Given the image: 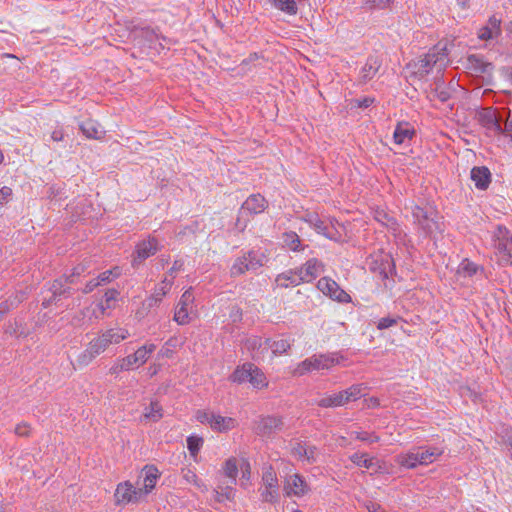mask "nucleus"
Returning a JSON list of instances; mask_svg holds the SVG:
<instances>
[{"instance_id":"473e14b6","label":"nucleus","mask_w":512,"mask_h":512,"mask_svg":"<svg viewBox=\"0 0 512 512\" xmlns=\"http://www.w3.org/2000/svg\"><path fill=\"white\" fill-rule=\"evenodd\" d=\"M158 478V470L155 467H147L146 468V474L144 478V488L143 489V496L147 495L152 491V489L156 485V481Z\"/></svg>"},{"instance_id":"13d9d810","label":"nucleus","mask_w":512,"mask_h":512,"mask_svg":"<svg viewBox=\"0 0 512 512\" xmlns=\"http://www.w3.org/2000/svg\"><path fill=\"white\" fill-rule=\"evenodd\" d=\"M11 196H12V189L7 186L2 187L0 189V204L7 203Z\"/></svg>"},{"instance_id":"7ed1b4c3","label":"nucleus","mask_w":512,"mask_h":512,"mask_svg":"<svg viewBox=\"0 0 512 512\" xmlns=\"http://www.w3.org/2000/svg\"><path fill=\"white\" fill-rule=\"evenodd\" d=\"M155 350L156 345L153 343L139 347L133 354L117 360V362L109 369L110 374L116 375L122 371H129L144 365Z\"/></svg>"},{"instance_id":"a211bd4d","label":"nucleus","mask_w":512,"mask_h":512,"mask_svg":"<svg viewBox=\"0 0 512 512\" xmlns=\"http://www.w3.org/2000/svg\"><path fill=\"white\" fill-rule=\"evenodd\" d=\"M298 271L303 282H311L324 271V265L319 260L313 258L308 260Z\"/></svg>"},{"instance_id":"393cba45","label":"nucleus","mask_w":512,"mask_h":512,"mask_svg":"<svg viewBox=\"0 0 512 512\" xmlns=\"http://www.w3.org/2000/svg\"><path fill=\"white\" fill-rule=\"evenodd\" d=\"M275 282H276L277 286L282 287V288H287L289 286H297L301 282H303V280L300 279L298 270L295 272L290 270V271L279 274L276 277Z\"/></svg>"},{"instance_id":"c756f323","label":"nucleus","mask_w":512,"mask_h":512,"mask_svg":"<svg viewBox=\"0 0 512 512\" xmlns=\"http://www.w3.org/2000/svg\"><path fill=\"white\" fill-rule=\"evenodd\" d=\"M282 242L283 245L291 251H300L304 249L301 245L300 237L294 231L283 233Z\"/></svg>"},{"instance_id":"69168bd1","label":"nucleus","mask_w":512,"mask_h":512,"mask_svg":"<svg viewBox=\"0 0 512 512\" xmlns=\"http://www.w3.org/2000/svg\"><path fill=\"white\" fill-rule=\"evenodd\" d=\"M338 394L341 407L352 402L346 390L339 391Z\"/></svg>"},{"instance_id":"423d86ee","label":"nucleus","mask_w":512,"mask_h":512,"mask_svg":"<svg viewBox=\"0 0 512 512\" xmlns=\"http://www.w3.org/2000/svg\"><path fill=\"white\" fill-rule=\"evenodd\" d=\"M259 493L262 502L274 504L279 500L278 477L272 466L263 469Z\"/></svg>"},{"instance_id":"f704fd0d","label":"nucleus","mask_w":512,"mask_h":512,"mask_svg":"<svg viewBox=\"0 0 512 512\" xmlns=\"http://www.w3.org/2000/svg\"><path fill=\"white\" fill-rule=\"evenodd\" d=\"M315 404L321 408L341 407L338 392L321 396L318 400H316Z\"/></svg>"},{"instance_id":"f257e3e1","label":"nucleus","mask_w":512,"mask_h":512,"mask_svg":"<svg viewBox=\"0 0 512 512\" xmlns=\"http://www.w3.org/2000/svg\"><path fill=\"white\" fill-rule=\"evenodd\" d=\"M448 54V44L446 42H439L423 57L408 63L406 67L407 78L412 83H415L417 80L424 79L434 70L437 73H441L449 64Z\"/></svg>"},{"instance_id":"49530a36","label":"nucleus","mask_w":512,"mask_h":512,"mask_svg":"<svg viewBox=\"0 0 512 512\" xmlns=\"http://www.w3.org/2000/svg\"><path fill=\"white\" fill-rule=\"evenodd\" d=\"M414 133L415 130H394L392 137L394 143L400 145L405 139H412Z\"/></svg>"},{"instance_id":"774afa93","label":"nucleus","mask_w":512,"mask_h":512,"mask_svg":"<svg viewBox=\"0 0 512 512\" xmlns=\"http://www.w3.org/2000/svg\"><path fill=\"white\" fill-rule=\"evenodd\" d=\"M100 285V282H97V280H91L89 281L85 288L83 289V292L84 293H90L92 292L96 287H98Z\"/></svg>"},{"instance_id":"39448f33","label":"nucleus","mask_w":512,"mask_h":512,"mask_svg":"<svg viewBox=\"0 0 512 512\" xmlns=\"http://www.w3.org/2000/svg\"><path fill=\"white\" fill-rule=\"evenodd\" d=\"M412 215L421 229L428 235L442 232V226L439 222L440 217L432 207L422 208L418 205L412 207Z\"/></svg>"},{"instance_id":"8fccbe9b","label":"nucleus","mask_w":512,"mask_h":512,"mask_svg":"<svg viewBox=\"0 0 512 512\" xmlns=\"http://www.w3.org/2000/svg\"><path fill=\"white\" fill-rule=\"evenodd\" d=\"M381 266L379 268V273L383 277V279L388 278V273L392 270V262L388 255L381 256Z\"/></svg>"},{"instance_id":"de8ad7c7","label":"nucleus","mask_w":512,"mask_h":512,"mask_svg":"<svg viewBox=\"0 0 512 512\" xmlns=\"http://www.w3.org/2000/svg\"><path fill=\"white\" fill-rule=\"evenodd\" d=\"M351 399V401H356L364 396L365 387L363 384H355L345 389Z\"/></svg>"},{"instance_id":"9b49d317","label":"nucleus","mask_w":512,"mask_h":512,"mask_svg":"<svg viewBox=\"0 0 512 512\" xmlns=\"http://www.w3.org/2000/svg\"><path fill=\"white\" fill-rule=\"evenodd\" d=\"M305 221L312 226L319 234L334 240L343 241L344 227L338 222H331V227L325 225V223L318 217L317 214H307Z\"/></svg>"},{"instance_id":"f8f14e48","label":"nucleus","mask_w":512,"mask_h":512,"mask_svg":"<svg viewBox=\"0 0 512 512\" xmlns=\"http://www.w3.org/2000/svg\"><path fill=\"white\" fill-rule=\"evenodd\" d=\"M143 497V489L135 488L129 481L119 483L114 493V502L116 505H126L136 503Z\"/></svg>"},{"instance_id":"c03bdc74","label":"nucleus","mask_w":512,"mask_h":512,"mask_svg":"<svg viewBox=\"0 0 512 512\" xmlns=\"http://www.w3.org/2000/svg\"><path fill=\"white\" fill-rule=\"evenodd\" d=\"M202 445H203V439L201 437L190 436L187 439V447H188V450L190 451V454L193 457H196V455L198 454Z\"/></svg>"},{"instance_id":"9d476101","label":"nucleus","mask_w":512,"mask_h":512,"mask_svg":"<svg viewBox=\"0 0 512 512\" xmlns=\"http://www.w3.org/2000/svg\"><path fill=\"white\" fill-rule=\"evenodd\" d=\"M310 491V485L302 475L294 473L284 478L283 493L286 497L302 498L308 495Z\"/></svg>"},{"instance_id":"20e7f679","label":"nucleus","mask_w":512,"mask_h":512,"mask_svg":"<svg viewBox=\"0 0 512 512\" xmlns=\"http://www.w3.org/2000/svg\"><path fill=\"white\" fill-rule=\"evenodd\" d=\"M441 454L442 451L437 448H418L397 456L396 461L402 467L414 469L418 465H429L433 463Z\"/></svg>"},{"instance_id":"ea45409f","label":"nucleus","mask_w":512,"mask_h":512,"mask_svg":"<svg viewBox=\"0 0 512 512\" xmlns=\"http://www.w3.org/2000/svg\"><path fill=\"white\" fill-rule=\"evenodd\" d=\"M119 295L118 291L117 290H114V289H111V290H108L105 295H104V301L101 302L98 307L101 311V314L104 315L105 314V311L107 309H111L113 306H112V303L114 301H116L117 299V296Z\"/></svg>"},{"instance_id":"5701e85b","label":"nucleus","mask_w":512,"mask_h":512,"mask_svg":"<svg viewBox=\"0 0 512 512\" xmlns=\"http://www.w3.org/2000/svg\"><path fill=\"white\" fill-rule=\"evenodd\" d=\"M374 218L377 222H379L380 224L385 226L389 231H391L394 236H398L400 234L398 223L384 210H376Z\"/></svg>"},{"instance_id":"3c124183","label":"nucleus","mask_w":512,"mask_h":512,"mask_svg":"<svg viewBox=\"0 0 512 512\" xmlns=\"http://www.w3.org/2000/svg\"><path fill=\"white\" fill-rule=\"evenodd\" d=\"M242 470V486H245V482H249L251 478V467L250 463L247 459H241L240 464Z\"/></svg>"},{"instance_id":"f3484780","label":"nucleus","mask_w":512,"mask_h":512,"mask_svg":"<svg viewBox=\"0 0 512 512\" xmlns=\"http://www.w3.org/2000/svg\"><path fill=\"white\" fill-rule=\"evenodd\" d=\"M283 420L278 416H266L256 422L255 431L258 435L269 436L283 428Z\"/></svg>"},{"instance_id":"ddd939ff","label":"nucleus","mask_w":512,"mask_h":512,"mask_svg":"<svg viewBox=\"0 0 512 512\" xmlns=\"http://www.w3.org/2000/svg\"><path fill=\"white\" fill-rule=\"evenodd\" d=\"M317 288L325 295L340 303L351 302L350 295L344 291L336 281L329 277H322L318 283Z\"/></svg>"},{"instance_id":"a878e982","label":"nucleus","mask_w":512,"mask_h":512,"mask_svg":"<svg viewBox=\"0 0 512 512\" xmlns=\"http://www.w3.org/2000/svg\"><path fill=\"white\" fill-rule=\"evenodd\" d=\"M163 417V409L158 401H151L145 407L142 418L147 422H158Z\"/></svg>"},{"instance_id":"c9c22d12","label":"nucleus","mask_w":512,"mask_h":512,"mask_svg":"<svg viewBox=\"0 0 512 512\" xmlns=\"http://www.w3.org/2000/svg\"><path fill=\"white\" fill-rule=\"evenodd\" d=\"M479 270H481L480 266L468 259H464L457 269V274L463 277H472L473 275L477 274Z\"/></svg>"},{"instance_id":"dca6fc26","label":"nucleus","mask_w":512,"mask_h":512,"mask_svg":"<svg viewBox=\"0 0 512 512\" xmlns=\"http://www.w3.org/2000/svg\"><path fill=\"white\" fill-rule=\"evenodd\" d=\"M193 302L194 296L191 289H188L182 294L174 313V321L179 325H186L190 322L189 307Z\"/></svg>"},{"instance_id":"864d4df0","label":"nucleus","mask_w":512,"mask_h":512,"mask_svg":"<svg viewBox=\"0 0 512 512\" xmlns=\"http://www.w3.org/2000/svg\"><path fill=\"white\" fill-rule=\"evenodd\" d=\"M111 275H114L115 277L120 275V271L118 268H115L113 270H108L103 273H101L98 278L96 279L97 282H100V285L103 283H107L110 281Z\"/></svg>"},{"instance_id":"5fc2aeb1","label":"nucleus","mask_w":512,"mask_h":512,"mask_svg":"<svg viewBox=\"0 0 512 512\" xmlns=\"http://www.w3.org/2000/svg\"><path fill=\"white\" fill-rule=\"evenodd\" d=\"M30 431V425L27 423L17 424L14 430L15 434L20 437H28L30 435Z\"/></svg>"},{"instance_id":"412c9836","label":"nucleus","mask_w":512,"mask_h":512,"mask_svg":"<svg viewBox=\"0 0 512 512\" xmlns=\"http://www.w3.org/2000/svg\"><path fill=\"white\" fill-rule=\"evenodd\" d=\"M478 122L483 128H500V117L496 110L485 108L478 113Z\"/></svg>"},{"instance_id":"09e8293b","label":"nucleus","mask_w":512,"mask_h":512,"mask_svg":"<svg viewBox=\"0 0 512 512\" xmlns=\"http://www.w3.org/2000/svg\"><path fill=\"white\" fill-rule=\"evenodd\" d=\"M375 99L372 97H364L362 99H352L349 101L350 109L357 108H368L374 103Z\"/></svg>"},{"instance_id":"58836bf2","label":"nucleus","mask_w":512,"mask_h":512,"mask_svg":"<svg viewBox=\"0 0 512 512\" xmlns=\"http://www.w3.org/2000/svg\"><path fill=\"white\" fill-rule=\"evenodd\" d=\"M157 305V298H147L145 301L142 302L141 307L136 311V318L138 320L145 318L150 312V310Z\"/></svg>"},{"instance_id":"6e6552de","label":"nucleus","mask_w":512,"mask_h":512,"mask_svg":"<svg viewBox=\"0 0 512 512\" xmlns=\"http://www.w3.org/2000/svg\"><path fill=\"white\" fill-rule=\"evenodd\" d=\"M494 237L498 263L503 266L512 264V236L505 227L499 226Z\"/></svg>"},{"instance_id":"338daca9","label":"nucleus","mask_w":512,"mask_h":512,"mask_svg":"<svg viewBox=\"0 0 512 512\" xmlns=\"http://www.w3.org/2000/svg\"><path fill=\"white\" fill-rule=\"evenodd\" d=\"M365 404L368 408H377L380 406V400L377 397H370L365 399Z\"/></svg>"},{"instance_id":"a18cd8bd","label":"nucleus","mask_w":512,"mask_h":512,"mask_svg":"<svg viewBox=\"0 0 512 512\" xmlns=\"http://www.w3.org/2000/svg\"><path fill=\"white\" fill-rule=\"evenodd\" d=\"M132 34L134 35V38L142 37L150 43L153 42L154 39L158 38L155 32L149 28H135L132 30Z\"/></svg>"},{"instance_id":"603ef678","label":"nucleus","mask_w":512,"mask_h":512,"mask_svg":"<svg viewBox=\"0 0 512 512\" xmlns=\"http://www.w3.org/2000/svg\"><path fill=\"white\" fill-rule=\"evenodd\" d=\"M214 415L215 414L210 413L208 411L199 410L196 413V419L201 423H207L211 426Z\"/></svg>"},{"instance_id":"0e129e2a","label":"nucleus","mask_w":512,"mask_h":512,"mask_svg":"<svg viewBox=\"0 0 512 512\" xmlns=\"http://www.w3.org/2000/svg\"><path fill=\"white\" fill-rule=\"evenodd\" d=\"M83 133L87 138H94V139H101L103 137L104 131H100V134L98 133V130H82Z\"/></svg>"},{"instance_id":"cd10ccee","label":"nucleus","mask_w":512,"mask_h":512,"mask_svg":"<svg viewBox=\"0 0 512 512\" xmlns=\"http://www.w3.org/2000/svg\"><path fill=\"white\" fill-rule=\"evenodd\" d=\"M265 343V349H271L273 355H281L285 353L290 347L291 343L288 339H277V340H271V339H264Z\"/></svg>"},{"instance_id":"37998d69","label":"nucleus","mask_w":512,"mask_h":512,"mask_svg":"<svg viewBox=\"0 0 512 512\" xmlns=\"http://www.w3.org/2000/svg\"><path fill=\"white\" fill-rule=\"evenodd\" d=\"M376 64H377L376 61H374L373 63L368 62L364 65V67L361 70V76H360L361 77L360 81L362 83H365L368 80L372 79L373 76L377 73L378 66Z\"/></svg>"},{"instance_id":"4c0bfd02","label":"nucleus","mask_w":512,"mask_h":512,"mask_svg":"<svg viewBox=\"0 0 512 512\" xmlns=\"http://www.w3.org/2000/svg\"><path fill=\"white\" fill-rule=\"evenodd\" d=\"M173 284L172 279H168L165 277L162 282L159 284V286L155 289L153 295H151V298H157V304H159L163 297L169 292Z\"/></svg>"},{"instance_id":"6ab92c4d","label":"nucleus","mask_w":512,"mask_h":512,"mask_svg":"<svg viewBox=\"0 0 512 512\" xmlns=\"http://www.w3.org/2000/svg\"><path fill=\"white\" fill-rule=\"evenodd\" d=\"M470 177L475 187L480 190H486L491 183V173L485 166L472 168Z\"/></svg>"},{"instance_id":"e2e57ef3","label":"nucleus","mask_w":512,"mask_h":512,"mask_svg":"<svg viewBox=\"0 0 512 512\" xmlns=\"http://www.w3.org/2000/svg\"><path fill=\"white\" fill-rule=\"evenodd\" d=\"M230 318L233 322H238L242 319V311L239 307L234 306L230 312Z\"/></svg>"},{"instance_id":"79ce46f5","label":"nucleus","mask_w":512,"mask_h":512,"mask_svg":"<svg viewBox=\"0 0 512 512\" xmlns=\"http://www.w3.org/2000/svg\"><path fill=\"white\" fill-rule=\"evenodd\" d=\"M357 3L365 9H385L393 0H359Z\"/></svg>"},{"instance_id":"b1692460","label":"nucleus","mask_w":512,"mask_h":512,"mask_svg":"<svg viewBox=\"0 0 512 512\" xmlns=\"http://www.w3.org/2000/svg\"><path fill=\"white\" fill-rule=\"evenodd\" d=\"M237 422L232 417H223L220 415H214L211 428L217 432L225 433L234 429Z\"/></svg>"},{"instance_id":"c85d7f7f","label":"nucleus","mask_w":512,"mask_h":512,"mask_svg":"<svg viewBox=\"0 0 512 512\" xmlns=\"http://www.w3.org/2000/svg\"><path fill=\"white\" fill-rule=\"evenodd\" d=\"M236 491L232 485H222L219 484L214 489L215 501L218 503H222L225 500L233 501L235 499Z\"/></svg>"},{"instance_id":"7c9ffc66","label":"nucleus","mask_w":512,"mask_h":512,"mask_svg":"<svg viewBox=\"0 0 512 512\" xmlns=\"http://www.w3.org/2000/svg\"><path fill=\"white\" fill-rule=\"evenodd\" d=\"M239 465L240 464L237 458L230 457L224 462L222 466L223 474L226 477L230 478L233 484H236V477L238 475Z\"/></svg>"},{"instance_id":"aec40b11","label":"nucleus","mask_w":512,"mask_h":512,"mask_svg":"<svg viewBox=\"0 0 512 512\" xmlns=\"http://www.w3.org/2000/svg\"><path fill=\"white\" fill-rule=\"evenodd\" d=\"M294 456L301 460H305L309 464L314 463L317 459L318 450L315 446L306 443H296L292 448Z\"/></svg>"},{"instance_id":"0eeeda50","label":"nucleus","mask_w":512,"mask_h":512,"mask_svg":"<svg viewBox=\"0 0 512 512\" xmlns=\"http://www.w3.org/2000/svg\"><path fill=\"white\" fill-rule=\"evenodd\" d=\"M267 208L266 199L260 194L250 195L242 204L239 215L236 219L235 227L239 231H244L247 226L248 219H244V214H259Z\"/></svg>"},{"instance_id":"6e6d98bb","label":"nucleus","mask_w":512,"mask_h":512,"mask_svg":"<svg viewBox=\"0 0 512 512\" xmlns=\"http://www.w3.org/2000/svg\"><path fill=\"white\" fill-rule=\"evenodd\" d=\"M498 34L494 31H492V29L490 27H483L480 29L479 31V38L482 39V40H489V39H492L493 37L497 36Z\"/></svg>"},{"instance_id":"bf43d9fd","label":"nucleus","mask_w":512,"mask_h":512,"mask_svg":"<svg viewBox=\"0 0 512 512\" xmlns=\"http://www.w3.org/2000/svg\"><path fill=\"white\" fill-rule=\"evenodd\" d=\"M355 437L361 441H370V442H377L379 441V437L374 435L371 436L367 432H355Z\"/></svg>"},{"instance_id":"f03ea898","label":"nucleus","mask_w":512,"mask_h":512,"mask_svg":"<svg viewBox=\"0 0 512 512\" xmlns=\"http://www.w3.org/2000/svg\"><path fill=\"white\" fill-rule=\"evenodd\" d=\"M129 335L128 330L124 328H110L101 331L96 337L89 341L86 349L77 356V366H88L96 357L103 354L110 345L121 343L127 339Z\"/></svg>"},{"instance_id":"72a5a7b5","label":"nucleus","mask_w":512,"mask_h":512,"mask_svg":"<svg viewBox=\"0 0 512 512\" xmlns=\"http://www.w3.org/2000/svg\"><path fill=\"white\" fill-rule=\"evenodd\" d=\"M252 363H246L242 367L237 368L231 375V380L236 383L248 381L251 376Z\"/></svg>"},{"instance_id":"1a4fd4ad","label":"nucleus","mask_w":512,"mask_h":512,"mask_svg":"<svg viewBox=\"0 0 512 512\" xmlns=\"http://www.w3.org/2000/svg\"><path fill=\"white\" fill-rule=\"evenodd\" d=\"M338 362V359L333 356L314 355L298 364V366L293 370L292 374L294 376H302L305 373L314 370L330 369Z\"/></svg>"},{"instance_id":"a19ab883","label":"nucleus","mask_w":512,"mask_h":512,"mask_svg":"<svg viewBox=\"0 0 512 512\" xmlns=\"http://www.w3.org/2000/svg\"><path fill=\"white\" fill-rule=\"evenodd\" d=\"M182 477L187 483L193 484L202 491H207V487L198 479V476L193 470L182 469Z\"/></svg>"},{"instance_id":"680f3d73","label":"nucleus","mask_w":512,"mask_h":512,"mask_svg":"<svg viewBox=\"0 0 512 512\" xmlns=\"http://www.w3.org/2000/svg\"><path fill=\"white\" fill-rule=\"evenodd\" d=\"M182 266H183V262L182 261H180V260L174 261L173 266L169 270V272H168L166 277L168 278V276H170L171 279L173 280L174 279V274L177 271H180L182 269Z\"/></svg>"},{"instance_id":"2eb2a0df","label":"nucleus","mask_w":512,"mask_h":512,"mask_svg":"<svg viewBox=\"0 0 512 512\" xmlns=\"http://www.w3.org/2000/svg\"><path fill=\"white\" fill-rule=\"evenodd\" d=\"M158 250V241L155 238H148L136 245L135 254L132 260L133 267H137L143 263L145 259L154 255Z\"/></svg>"},{"instance_id":"4468645a","label":"nucleus","mask_w":512,"mask_h":512,"mask_svg":"<svg viewBox=\"0 0 512 512\" xmlns=\"http://www.w3.org/2000/svg\"><path fill=\"white\" fill-rule=\"evenodd\" d=\"M262 265V261L258 259L253 252H249L235 260L231 267L230 273L233 277H237L247 271L255 270Z\"/></svg>"},{"instance_id":"4be33fe9","label":"nucleus","mask_w":512,"mask_h":512,"mask_svg":"<svg viewBox=\"0 0 512 512\" xmlns=\"http://www.w3.org/2000/svg\"><path fill=\"white\" fill-rule=\"evenodd\" d=\"M350 460L359 467L373 469L375 472H380L382 470L380 462L376 461L373 457L369 458L367 454L355 453L350 456Z\"/></svg>"},{"instance_id":"4d7b16f0","label":"nucleus","mask_w":512,"mask_h":512,"mask_svg":"<svg viewBox=\"0 0 512 512\" xmlns=\"http://www.w3.org/2000/svg\"><path fill=\"white\" fill-rule=\"evenodd\" d=\"M396 319L390 317L381 318L377 324V328L380 330L387 329L396 324Z\"/></svg>"},{"instance_id":"052dcab7","label":"nucleus","mask_w":512,"mask_h":512,"mask_svg":"<svg viewBox=\"0 0 512 512\" xmlns=\"http://www.w3.org/2000/svg\"><path fill=\"white\" fill-rule=\"evenodd\" d=\"M51 291L54 296L63 294L65 292V290L63 289V281L62 280L54 281L53 285L51 286Z\"/></svg>"},{"instance_id":"bb28decb","label":"nucleus","mask_w":512,"mask_h":512,"mask_svg":"<svg viewBox=\"0 0 512 512\" xmlns=\"http://www.w3.org/2000/svg\"><path fill=\"white\" fill-rule=\"evenodd\" d=\"M245 347L252 352L253 359H259L267 351L264 340L258 336L248 338L245 342Z\"/></svg>"},{"instance_id":"2f4dec72","label":"nucleus","mask_w":512,"mask_h":512,"mask_svg":"<svg viewBox=\"0 0 512 512\" xmlns=\"http://www.w3.org/2000/svg\"><path fill=\"white\" fill-rule=\"evenodd\" d=\"M249 383L257 389H262L268 386L265 374L254 364H252L251 376Z\"/></svg>"},{"instance_id":"e433bc0d","label":"nucleus","mask_w":512,"mask_h":512,"mask_svg":"<svg viewBox=\"0 0 512 512\" xmlns=\"http://www.w3.org/2000/svg\"><path fill=\"white\" fill-rule=\"evenodd\" d=\"M272 5L289 15H295L298 11L296 2L294 0H269Z\"/></svg>"}]
</instances>
